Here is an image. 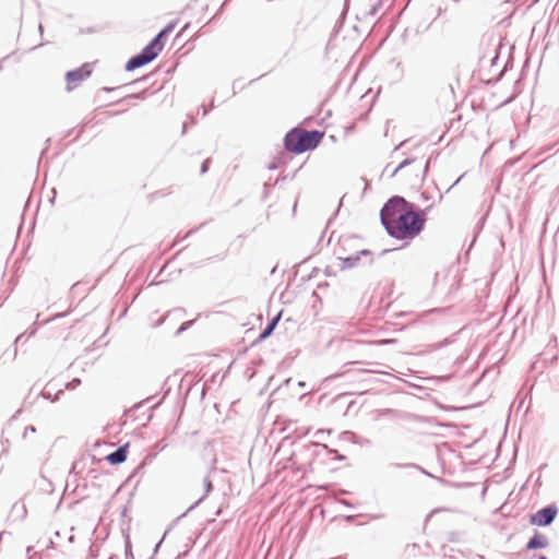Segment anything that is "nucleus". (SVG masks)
I'll use <instances>...</instances> for the list:
<instances>
[{"label":"nucleus","mask_w":559,"mask_h":559,"mask_svg":"<svg viewBox=\"0 0 559 559\" xmlns=\"http://www.w3.org/2000/svg\"><path fill=\"white\" fill-rule=\"evenodd\" d=\"M189 26H190V24H189V23H187V24L181 28V31L177 34V38H178L179 36H181V34H182V33H183V32H185Z\"/></svg>","instance_id":"11"},{"label":"nucleus","mask_w":559,"mask_h":559,"mask_svg":"<svg viewBox=\"0 0 559 559\" xmlns=\"http://www.w3.org/2000/svg\"><path fill=\"white\" fill-rule=\"evenodd\" d=\"M407 164V162H403L394 171V174H396L401 168H403L405 165Z\"/></svg>","instance_id":"13"},{"label":"nucleus","mask_w":559,"mask_h":559,"mask_svg":"<svg viewBox=\"0 0 559 559\" xmlns=\"http://www.w3.org/2000/svg\"><path fill=\"white\" fill-rule=\"evenodd\" d=\"M35 432H36V428L34 426H28L24 430V437H26L28 433H35Z\"/></svg>","instance_id":"9"},{"label":"nucleus","mask_w":559,"mask_h":559,"mask_svg":"<svg viewBox=\"0 0 559 559\" xmlns=\"http://www.w3.org/2000/svg\"><path fill=\"white\" fill-rule=\"evenodd\" d=\"M394 340H381V341H378V342H373L372 344H377V345H385V344H390V343H393Z\"/></svg>","instance_id":"10"},{"label":"nucleus","mask_w":559,"mask_h":559,"mask_svg":"<svg viewBox=\"0 0 559 559\" xmlns=\"http://www.w3.org/2000/svg\"><path fill=\"white\" fill-rule=\"evenodd\" d=\"M381 221L389 234L397 239L414 238L424 228L425 217L401 197L390 199L381 210Z\"/></svg>","instance_id":"1"},{"label":"nucleus","mask_w":559,"mask_h":559,"mask_svg":"<svg viewBox=\"0 0 559 559\" xmlns=\"http://www.w3.org/2000/svg\"><path fill=\"white\" fill-rule=\"evenodd\" d=\"M324 132L302 128L290 130L284 138L285 148L294 154H301L314 150L323 140Z\"/></svg>","instance_id":"2"},{"label":"nucleus","mask_w":559,"mask_h":559,"mask_svg":"<svg viewBox=\"0 0 559 559\" xmlns=\"http://www.w3.org/2000/svg\"><path fill=\"white\" fill-rule=\"evenodd\" d=\"M92 74V64L84 63L82 67L69 71L66 74L67 91L71 92L75 90L85 79Z\"/></svg>","instance_id":"4"},{"label":"nucleus","mask_w":559,"mask_h":559,"mask_svg":"<svg viewBox=\"0 0 559 559\" xmlns=\"http://www.w3.org/2000/svg\"><path fill=\"white\" fill-rule=\"evenodd\" d=\"M176 25L177 22L168 23L139 55L128 61L127 70H134L154 60L165 46V37L175 29Z\"/></svg>","instance_id":"3"},{"label":"nucleus","mask_w":559,"mask_h":559,"mask_svg":"<svg viewBox=\"0 0 559 559\" xmlns=\"http://www.w3.org/2000/svg\"><path fill=\"white\" fill-rule=\"evenodd\" d=\"M277 320H278V319H275V320H274V321H273V322H272V323H271V324H270V325H269V326L263 331V333L260 335V337H261V338H265V337H267V336L272 333V331H273V329H274V326H275V324H276Z\"/></svg>","instance_id":"8"},{"label":"nucleus","mask_w":559,"mask_h":559,"mask_svg":"<svg viewBox=\"0 0 559 559\" xmlns=\"http://www.w3.org/2000/svg\"><path fill=\"white\" fill-rule=\"evenodd\" d=\"M556 515L557 509L555 507H547L533 514L530 522L533 525L545 526L550 524Z\"/></svg>","instance_id":"5"},{"label":"nucleus","mask_w":559,"mask_h":559,"mask_svg":"<svg viewBox=\"0 0 559 559\" xmlns=\"http://www.w3.org/2000/svg\"><path fill=\"white\" fill-rule=\"evenodd\" d=\"M539 559H547L545 556H542Z\"/></svg>","instance_id":"15"},{"label":"nucleus","mask_w":559,"mask_h":559,"mask_svg":"<svg viewBox=\"0 0 559 559\" xmlns=\"http://www.w3.org/2000/svg\"><path fill=\"white\" fill-rule=\"evenodd\" d=\"M353 259L352 258H346V262H350Z\"/></svg>","instance_id":"14"},{"label":"nucleus","mask_w":559,"mask_h":559,"mask_svg":"<svg viewBox=\"0 0 559 559\" xmlns=\"http://www.w3.org/2000/svg\"><path fill=\"white\" fill-rule=\"evenodd\" d=\"M546 546L545 539L543 536L536 535L530 539L527 544L528 549L543 548Z\"/></svg>","instance_id":"7"},{"label":"nucleus","mask_w":559,"mask_h":559,"mask_svg":"<svg viewBox=\"0 0 559 559\" xmlns=\"http://www.w3.org/2000/svg\"><path fill=\"white\" fill-rule=\"evenodd\" d=\"M128 448H129V443H126L124 445H122L118 450H116L115 452L108 454L106 456V461L109 462L111 465H118L120 463H123L127 460Z\"/></svg>","instance_id":"6"},{"label":"nucleus","mask_w":559,"mask_h":559,"mask_svg":"<svg viewBox=\"0 0 559 559\" xmlns=\"http://www.w3.org/2000/svg\"><path fill=\"white\" fill-rule=\"evenodd\" d=\"M207 164H209V160H205L202 165V173H205L207 170Z\"/></svg>","instance_id":"12"}]
</instances>
